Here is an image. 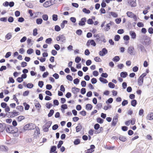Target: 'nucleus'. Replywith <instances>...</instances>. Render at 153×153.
Segmentation results:
<instances>
[{
    "instance_id": "nucleus-24",
    "label": "nucleus",
    "mask_w": 153,
    "mask_h": 153,
    "mask_svg": "<svg viewBox=\"0 0 153 153\" xmlns=\"http://www.w3.org/2000/svg\"><path fill=\"white\" fill-rule=\"evenodd\" d=\"M119 140L123 141V142H125L126 140V137L123 136H120L119 137Z\"/></svg>"
},
{
    "instance_id": "nucleus-51",
    "label": "nucleus",
    "mask_w": 153,
    "mask_h": 153,
    "mask_svg": "<svg viewBox=\"0 0 153 153\" xmlns=\"http://www.w3.org/2000/svg\"><path fill=\"white\" fill-rule=\"evenodd\" d=\"M33 52V50L31 48H29L27 51V53L29 54H30Z\"/></svg>"
},
{
    "instance_id": "nucleus-25",
    "label": "nucleus",
    "mask_w": 153,
    "mask_h": 153,
    "mask_svg": "<svg viewBox=\"0 0 153 153\" xmlns=\"http://www.w3.org/2000/svg\"><path fill=\"white\" fill-rule=\"evenodd\" d=\"M56 146H52L51 149V150L50 151V153H51V152H54L56 150Z\"/></svg>"
},
{
    "instance_id": "nucleus-19",
    "label": "nucleus",
    "mask_w": 153,
    "mask_h": 153,
    "mask_svg": "<svg viewBox=\"0 0 153 153\" xmlns=\"http://www.w3.org/2000/svg\"><path fill=\"white\" fill-rule=\"evenodd\" d=\"M82 126L80 123L78 124L77 126L76 127V132H78L80 131Z\"/></svg>"
},
{
    "instance_id": "nucleus-15",
    "label": "nucleus",
    "mask_w": 153,
    "mask_h": 153,
    "mask_svg": "<svg viewBox=\"0 0 153 153\" xmlns=\"http://www.w3.org/2000/svg\"><path fill=\"white\" fill-rule=\"evenodd\" d=\"M6 127V124L5 123H0V132L3 131Z\"/></svg>"
},
{
    "instance_id": "nucleus-36",
    "label": "nucleus",
    "mask_w": 153,
    "mask_h": 153,
    "mask_svg": "<svg viewBox=\"0 0 153 153\" xmlns=\"http://www.w3.org/2000/svg\"><path fill=\"white\" fill-rule=\"evenodd\" d=\"M52 40V39L51 38H49L46 39L45 42L48 44H50L51 43Z\"/></svg>"
},
{
    "instance_id": "nucleus-39",
    "label": "nucleus",
    "mask_w": 153,
    "mask_h": 153,
    "mask_svg": "<svg viewBox=\"0 0 153 153\" xmlns=\"http://www.w3.org/2000/svg\"><path fill=\"white\" fill-rule=\"evenodd\" d=\"M54 113V111L53 109H51L50 110V112L48 114V116L49 117H51L53 114Z\"/></svg>"
},
{
    "instance_id": "nucleus-52",
    "label": "nucleus",
    "mask_w": 153,
    "mask_h": 153,
    "mask_svg": "<svg viewBox=\"0 0 153 153\" xmlns=\"http://www.w3.org/2000/svg\"><path fill=\"white\" fill-rule=\"evenodd\" d=\"M120 38V36L118 35H116L115 36L114 40L116 41H118Z\"/></svg>"
},
{
    "instance_id": "nucleus-13",
    "label": "nucleus",
    "mask_w": 153,
    "mask_h": 153,
    "mask_svg": "<svg viewBox=\"0 0 153 153\" xmlns=\"http://www.w3.org/2000/svg\"><path fill=\"white\" fill-rule=\"evenodd\" d=\"M147 120H151L153 119V112H150L147 115L146 117Z\"/></svg>"
},
{
    "instance_id": "nucleus-49",
    "label": "nucleus",
    "mask_w": 153,
    "mask_h": 153,
    "mask_svg": "<svg viewBox=\"0 0 153 153\" xmlns=\"http://www.w3.org/2000/svg\"><path fill=\"white\" fill-rule=\"evenodd\" d=\"M110 14L114 18H117L118 16V15L117 13L115 12H111Z\"/></svg>"
},
{
    "instance_id": "nucleus-27",
    "label": "nucleus",
    "mask_w": 153,
    "mask_h": 153,
    "mask_svg": "<svg viewBox=\"0 0 153 153\" xmlns=\"http://www.w3.org/2000/svg\"><path fill=\"white\" fill-rule=\"evenodd\" d=\"M145 37V36L144 35H143L142 34H140L138 36V37L139 38V40L140 41H143Z\"/></svg>"
},
{
    "instance_id": "nucleus-57",
    "label": "nucleus",
    "mask_w": 153,
    "mask_h": 153,
    "mask_svg": "<svg viewBox=\"0 0 153 153\" xmlns=\"http://www.w3.org/2000/svg\"><path fill=\"white\" fill-rule=\"evenodd\" d=\"M97 82V79L94 78H92L91 79V82L93 84H94L96 83Z\"/></svg>"
},
{
    "instance_id": "nucleus-6",
    "label": "nucleus",
    "mask_w": 153,
    "mask_h": 153,
    "mask_svg": "<svg viewBox=\"0 0 153 153\" xmlns=\"http://www.w3.org/2000/svg\"><path fill=\"white\" fill-rule=\"evenodd\" d=\"M118 114H116V115L114 117L111 123V125L112 126H116L118 121Z\"/></svg>"
},
{
    "instance_id": "nucleus-44",
    "label": "nucleus",
    "mask_w": 153,
    "mask_h": 153,
    "mask_svg": "<svg viewBox=\"0 0 153 153\" xmlns=\"http://www.w3.org/2000/svg\"><path fill=\"white\" fill-rule=\"evenodd\" d=\"M81 60V58L79 56H77L75 59V62L77 63H78Z\"/></svg>"
},
{
    "instance_id": "nucleus-4",
    "label": "nucleus",
    "mask_w": 153,
    "mask_h": 153,
    "mask_svg": "<svg viewBox=\"0 0 153 153\" xmlns=\"http://www.w3.org/2000/svg\"><path fill=\"white\" fill-rule=\"evenodd\" d=\"M25 130L33 129L34 128L33 123L28 124L25 125L23 128Z\"/></svg>"
},
{
    "instance_id": "nucleus-42",
    "label": "nucleus",
    "mask_w": 153,
    "mask_h": 153,
    "mask_svg": "<svg viewBox=\"0 0 153 153\" xmlns=\"http://www.w3.org/2000/svg\"><path fill=\"white\" fill-rule=\"evenodd\" d=\"M24 105L25 106V110H28L29 108V105L27 104L25 102L24 103Z\"/></svg>"
},
{
    "instance_id": "nucleus-17",
    "label": "nucleus",
    "mask_w": 153,
    "mask_h": 153,
    "mask_svg": "<svg viewBox=\"0 0 153 153\" xmlns=\"http://www.w3.org/2000/svg\"><path fill=\"white\" fill-rule=\"evenodd\" d=\"M129 34L133 39H135L136 37V35L135 32L133 31H131L129 32Z\"/></svg>"
},
{
    "instance_id": "nucleus-48",
    "label": "nucleus",
    "mask_w": 153,
    "mask_h": 153,
    "mask_svg": "<svg viewBox=\"0 0 153 153\" xmlns=\"http://www.w3.org/2000/svg\"><path fill=\"white\" fill-rule=\"evenodd\" d=\"M38 85L40 88H42L44 85V82L42 81H39Z\"/></svg>"
},
{
    "instance_id": "nucleus-16",
    "label": "nucleus",
    "mask_w": 153,
    "mask_h": 153,
    "mask_svg": "<svg viewBox=\"0 0 153 153\" xmlns=\"http://www.w3.org/2000/svg\"><path fill=\"white\" fill-rule=\"evenodd\" d=\"M52 4L51 3V1H47L45 2L43 4V6L45 7H47L52 5Z\"/></svg>"
},
{
    "instance_id": "nucleus-9",
    "label": "nucleus",
    "mask_w": 153,
    "mask_h": 153,
    "mask_svg": "<svg viewBox=\"0 0 153 153\" xmlns=\"http://www.w3.org/2000/svg\"><path fill=\"white\" fill-rule=\"evenodd\" d=\"M128 3L131 7H135L137 5L136 0H129Z\"/></svg>"
},
{
    "instance_id": "nucleus-58",
    "label": "nucleus",
    "mask_w": 153,
    "mask_h": 153,
    "mask_svg": "<svg viewBox=\"0 0 153 153\" xmlns=\"http://www.w3.org/2000/svg\"><path fill=\"white\" fill-rule=\"evenodd\" d=\"M113 101V99L112 98H109L108 100L106 101V103H111Z\"/></svg>"
},
{
    "instance_id": "nucleus-38",
    "label": "nucleus",
    "mask_w": 153,
    "mask_h": 153,
    "mask_svg": "<svg viewBox=\"0 0 153 153\" xmlns=\"http://www.w3.org/2000/svg\"><path fill=\"white\" fill-rule=\"evenodd\" d=\"M137 104V101L135 100H133L131 101V105L133 107L136 106Z\"/></svg>"
},
{
    "instance_id": "nucleus-12",
    "label": "nucleus",
    "mask_w": 153,
    "mask_h": 153,
    "mask_svg": "<svg viewBox=\"0 0 153 153\" xmlns=\"http://www.w3.org/2000/svg\"><path fill=\"white\" fill-rule=\"evenodd\" d=\"M10 115V117L11 118H13L15 116H18L19 115V112H16L15 110H13L12 112H9V113Z\"/></svg>"
},
{
    "instance_id": "nucleus-29",
    "label": "nucleus",
    "mask_w": 153,
    "mask_h": 153,
    "mask_svg": "<svg viewBox=\"0 0 153 153\" xmlns=\"http://www.w3.org/2000/svg\"><path fill=\"white\" fill-rule=\"evenodd\" d=\"M108 87L111 88H114L115 87V85L112 82H109L108 84Z\"/></svg>"
},
{
    "instance_id": "nucleus-59",
    "label": "nucleus",
    "mask_w": 153,
    "mask_h": 153,
    "mask_svg": "<svg viewBox=\"0 0 153 153\" xmlns=\"http://www.w3.org/2000/svg\"><path fill=\"white\" fill-rule=\"evenodd\" d=\"M16 108L21 111L23 110V107L21 105L19 106L16 107Z\"/></svg>"
},
{
    "instance_id": "nucleus-28",
    "label": "nucleus",
    "mask_w": 153,
    "mask_h": 153,
    "mask_svg": "<svg viewBox=\"0 0 153 153\" xmlns=\"http://www.w3.org/2000/svg\"><path fill=\"white\" fill-rule=\"evenodd\" d=\"M12 37V34L10 33H8L5 36V38L7 40H9Z\"/></svg>"
},
{
    "instance_id": "nucleus-45",
    "label": "nucleus",
    "mask_w": 153,
    "mask_h": 153,
    "mask_svg": "<svg viewBox=\"0 0 153 153\" xmlns=\"http://www.w3.org/2000/svg\"><path fill=\"white\" fill-rule=\"evenodd\" d=\"M94 60L96 62H100L102 61L101 59L99 57L97 56L94 58Z\"/></svg>"
},
{
    "instance_id": "nucleus-21",
    "label": "nucleus",
    "mask_w": 153,
    "mask_h": 153,
    "mask_svg": "<svg viewBox=\"0 0 153 153\" xmlns=\"http://www.w3.org/2000/svg\"><path fill=\"white\" fill-rule=\"evenodd\" d=\"M99 80L101 82L103 83H106L108 82V81L107 79L102 77H100L99 78Z\"/></svg>"
},
{
    "instance_id": "nucleus-32",
    "label": "nucleus",
    "mask_w": 153,
    "mask_h": 153,
    "mask_svg": "<svg viewBox=\"0 0 153 153\" xmlns=\"http://www.w3.org/2000/svg\"><path fill=\"white\" fill-rule=\"evenodd\" d=\"M82 11L85 13L88 14L90 13V11L86 8H84L82 9Z\"/></svg>"
},
{
    "instance_id": "nucleus-1",
    "label": "nucleus",
    "mask_w": 153,
    "mask_h": 153,
    "mask_svg": "<svg viewBox=\"0 0 153 153\" xmlns=\"http://www.w3.org/2000/svg\"><path fill=\"white\" fill-rule=\"evenodd\" d=\"M52 123V122L49 121L47 122L43 126V130L44 132H48L49 131L48 128L51 126Z\"/></svg>"
},
{
    "instance_id": "nucleus-7",
    "label": "nucleus",
    "mask_w": 153,
    "mask_h": 153,
    "mask_svg": "<svg viewBox=\"0 0 153 153\" xmlns=\"http://www.w3.org/2000/svg\"><path fill=\"white\" fill-rule=\"evenodd\" d=\"M108 53L107 50L105 48H103L102 51L99 52V54L101 56H103Z\"/></svg>"
},
{
    "instance_id": "nucleus-60",
    "label": "nucleus",
    "mask_w": 153,
    "mask_h": 153,
    "mask_svg": "<svg viewBox=\"0 0 153 153\" xmlns=\"http://www.w3.org/2000/svg\"><path fill=\"white\" fill-rule=\"evenodd\" d=\"M7 20V17H2L0 19V21L1 22H6Z\"/></svg>"
},
{
    "instance_id": "nucleus-56",
    "label": "nucleus",
    "mask_w": 153,
    "mask_h": 153,
    "mask_svg": "<svg viewBox=\"0 0 153 153\" xmlns=\"http://www.w3.org/2000/svg\"><path fill=\"white\" fill-rule=\"evenodd\" d=\"M8 21L9 22L12 23L14 21V18L13 17L10 16L8 18Z\"/></svg>"
},
{
    "instance_id": "nucleus-18",
    "label": "nucleus",
    "mask_w": 153,
    "mask_h": 153,
    "mask_svg": "<svg viewBox=\"0 0 153 153\" xmlns=\"http://www.w3.org/2000/svg\"><path fill=\"white\" fill-rule=\"evenodd\" d=\"M143 82V79L140 77L138 80V84L139 86H141Z\"/></svg>"
},
{
    "instance_id": "nucleus-22",
    "label": "nucleus",
    "mask_w": 153,
    "mask_h": 153,
    "mask_svg": "<svg viewBox=\"0 0 153 153\" xmlns=\"http://www.w3.org/2000/svg\"><path fill=\"white\" fill-rule=\"evenodd\" d=\"M120 75L121 77L125 78L127 76L128 74L126 72H122L120 73Z\"/></svg>"
},
{
    "instance_id": "nucleus-53",
    "label": "nucleus",
    "mask_w": 153,
    "mask_h": 153,
    "mask_svg": "<svg viewBox=\"0 0 153 153\" xmlns=\"http://www.w3.org/2000/svg\"><path fill=\"white\" fill-rule=\"evenodd\" d=\"M76 33L77 35H81L82 34V32L81 30L79 29L76 30Z\"/></svg>"
},
{
    "instance_id": "nucleus-43",
    "label": "nucleus",
    "mask_w": 153,
    "mask_h": 153,
    "mask_svg": "<svg viewBox=\"0 0 153 153\" xmlns=\"http://www.w3.org/2000/svg\"><path fill=\"white\" fill-rule=\"evenodd\" d=\"M26 86L28 88H31L33 87V85L31 83H28L27 84Z\"/></svg>"
},
{
    "instance_id": "nucleus-11",
    "label": "nucleus",
    "mask_w": 153,
    "mask_h": 153,
    "mask_svg": "<svg viewBox=\"0 0 153 153\" xmlns=\"http://www.w3.org/2000/svg\"><path fill=\"white\" fill-rule=\"evenodd\" d=\"M86 22V18L85 17L82 18L81 20L79 22V26H83L85 25Z\"/></svg>"
},
{
    "instance_id": "nucleus-34",
    "label": "nucleus",
    "mask_w": 153,
    "mask_h": 153,
    "mask_svg": "<svg viewBox=\"0 0 153 153\" xmlns=\"http://www.w3.org/2000/svg\"><path fill=\"white\" fill-rule=\"evenodd\" d=\"M97 123L100 124L102 123L103 122V120L100 117L97 118Z\"/></svg>"
},
{
    "instance_id": "nucleus-5",
    "label": "nucleus",
    "mask_w": 153,
    "mask_h": 153,
    "mask_svg": "<svg viewBox=\"0 0 153 153\" xmlns=\"http://www.w3.org/2000/svg\"><path fill=\"white\" fill-rule=\"evenodd\" d=\"M126 14L127 16L131 18H133L135 20L137 19L136 16L132 12L130 11H128Z\"/></svg>"
},
{
    "instance_id": "nucleus-47",
    "label": "nucleus",
    "mask_w": 153,
    "mask_h": 153,
    "mask_svg": "<svg viewBox=\"0 0 153 153\" xmlns=\"http://www.w3.org/2000/svg\"><path fill=\"white\" fill-rule=\"evenodd\" d=\"M66 78L67 80L70 81H72L73 79L72 77L70 75H68L66 76Z\"/></svg>"
},
{
    "instance_id": "nucleus-50",
    "label": "nucleus",
    "mask_w": 153,
    "mask_h": 153,
    "mask_svg": "<svg viewBox=\"0 0 153 153\" xmlns=\"http://www.w3.org/2000/svg\"><path fill=\"white\" fill-rule=\"evenodd\" d=\"M63 144V141L62 140H60L59 141V143L57 145V147L58 148H59L61 147L62 145Z\"/></svg>"
},
{
    "instance_id": "nucleus-20",
    "label": "nucleus",
    "mask_w": 153,
    "mask_h": 153,
    "mask_svg": "<svg viewBox=\"0 0 153 153\" xmlns=\"http://www.w3.org/2000/svg\"><path fill=\"white\" fill-rule=\"evenodd\" d=\"M93 107L92 105L91 104H88L85 106L86 109L88 110H91Z\"/></svg>"
},
{
    "instance_id": "nucleus-40",
    "label": "nucleus",
    "mask_w": 153,
    "mask_h": 153,
    "mask_svg": "<svg viewBox=\"0 0 153 153\" xmlns=\"http://www.w3.org/2000/svg\"><path fill=\"white\" fill-rule=\"evenodd\" d=\"M43 19L45 21H47L48 19V16L47 14H44L42 16Z\"/></svg>"
},
{
    "instance_id": "nucleus-61",
    "label": "nucleus",
    "mask_w": 153,
    "mask_h": 153,
    "mask_svg": "<svg viewBox=\"0 0 153 153\" xmlns=\"http://www.w3.org/2000/svg\"><path fill=\"white\" fill-rule=\"evenodd\" d=\"M87 23L89 24L92 25L94 23V22L92 19H89L87 21Z\"/></svg>"
},
{
    "instance_id": "nucleus-3",
    "label": "nucleus",
    "mask_w": 153,
    "mask_h": 153,
    "mask_svg": "<svg viewBox=\"0 0 153 153\" xmlns=\"http://www.w3.org/2000/svg\"><path fill=\"white\" fill-rule=\"evenodd\" d=\"M6 130L7 132L10 133H14L16 132L13 130L14 127L12 126L6 125Z\"/></svg>"
},
{
    "instance_id": "nucleus-26",
    "label": "nucleus",
    "mask_w": 153,
    "mask_h": 153,
    "mask_svg": "<svg viewBox=\"0 0 153 153\" xmlns=\"http://www.w3.org/2000/svg\"><path fill=\"white\" fill-rule=\"evenodd\" d=\"M36 23L38 25L41 24L42 22V20L41 18L37 19H36Z\"/></svg>"
},
{
    "instance_id": "nucleus-8",
    "label": "nucleus",
    "mask_w": 153,
    "mask_h": 153,
    "mask_svg": "<svg viewBox=\"0 0 153 153\" xmlns=\"http://www.w3.org/2000/svg\"><path fill=\"white\" fill-rule=\"evenodd\" d=\"M114 24V22L110 21L109 23L107 24L106 25V27L104 28V30L105 31H107L110 29V25H113Z\"/></svg>"
},
{
    "instance_id": "nucleus-10",
    "label": "nucleus",
    "mask_w": 153,
    "mask_h": 153,
    "mask_svg": "<svg viewBox=\"0 0 153 153\" xmlns=\"http://www.w3.org/2000/svg\"><path fill=\"white\" fill-rule=\"evenodd\" d=\"M134 48L133 47L131 46L129 47L128 49L127 52L131 55H134Z\"/></svg>"
},
{
    "instance_id": "nucleus-46",
    "label": "nucleus",
    "mask_w": 153,
    "mask_h": 153,
    "mask_svg": "<svg viewBox=\"0 0 153 153\" xmlns=\"http://www.w3.org/2000/svg\"><path fill=\"white\" fill-rule=\"evenodd\" d=\"M38 33L37 29V28L34 29L33 30V35L35 36L38 34Z\"/></svg>"
},
{
    "instance_id": "nucleus-2",
    "label": "nucleus",
    "mask_w": 153,
    "mask_h": 153,
    "mask_svg": "<svg viewBox=\"0 0 153 153\" xmlns=\"http://www.w3.org/2000/svg\"><path fill=\"white\" fill-rule=\"evenodd\" d=\"M56 40L57 41H60L62 44L65 42L66 37L64 35H60L56 37Z\"/></svg>"
},
{
    "instance_id": "nucleus-63",
    "label": "nucleus",
    "mask_w": 153,
    "mask_h": 153,
    "mask_svg": "<svg viewBox=\"0 0 153 153\" xmlns=\"http://www.w3.org/2000/svg\"><path fill=\"white\" fill-rule=\"evenodd\" d=\"M79 82V80L78 78H76L74 79V83L75 84H77Z\"/></svg>"
},
{
    "instance_id": "nucleus-62",
    "label": "nucleus",
    "mask_w": 153,
    "mask_h": 153,
    "mask_svg": "<svg viewBox=\"0 0 153 153\" xmlns=\"http://www.w3.org/2000/svg\"><path fill=\"white\" fill-rule=\"evenodd\" d=\"M54 48L57 51L59 50L60 49V47L59 45L58 44H55L54 45Z\"/></svg>"
},
{
    "instance_id": "nucleus-23",
    "label": "nucleus",
    "mask_w": 153,
    "mask_h": 153,
    "mask_svg": "<svg viewBox=\"0 0 153 153\" xmlns=\"http://www.w3.org/2000/svg\"><path fill=\"white\" fill-rule=\"evenodd\" d=\"M68 21L67 20H64L62 22L60 26L62 29L65 26V24L67 23Z\"/></svg>"
},
{
    "instance_id": "nucleus-41",
    "label": "nucleus",
    "mask_w": 153,
    "mask_h": 153,
    "mask_svg": "<svg viewBox=\"0 0 153 153\" xmlns=\"http://www.w3.org/2000/svg\"><path fill=\"white\" fill-rule=\"evenodd\" d=\"M52 19L54 21H56L58 19V16L56 14H53L52 16Z\"/></svg>"
},
{
    "instance_id": "nucleus-37",
    "label": "nucleus",
    "mask_w": 153,
    "mask_h": 153,
    "mask_svg": "<svg viewBox=\"0 0 153 153\" xmlns=\"http://www.w3.org/2000/svg\"><path fill=\"white\" fill-rule=\"evenodd\" d=\"M55 30L57 32L60 31L61 30V28L58 25L55 26L54 28Z\"/></svg>"
},
{
    "instance_id": "nucleus-33",
    "label": "nucleus",
    "mask_w": 153,
    "mask_h": 153,
    "mask_svg": "<svg viewBox=\"0 0 153 153\" xmlns=\"http://www.w3.org/2000/svg\"><path fill=\"white\" fill-rule=\"evenodd\" d=\"M74 144L75 145H77L80 143V140L79 139H76L74 142Z\"/></svg>"
},
{
    "instance_id": "nucleus-30",
    "label": "nucleus",
    "mask_w": 153,
    "mask_h": 153,
    "mask_svg": "<svg viewBox=\"0 0 153 153\" xmlns=\"http://www.w3.org/2000/svg\"><path fill=\"white\" fill-rule=\"evenodd\" d=\"M120 59V57L119 56H115L114 58L112 59V60L114 62H117L119 61Z\"/></svg>"
},
{
    "instance_id": "nucleus-54",
    "label": "nucleus",
    "mask_w": 153,
    "mask_h": 153,
    "mask_svg": "<svg viewBox=\"0 0 153 153\" xmlns=\"http://www.w3.org/2000/svg\"><path fill=\"white\" fill-rule=\"evenodd\" d=\"M123 39L124 40L128 41L129 40V36L127 35L124 36L123 37Z\"/></svg>"
},
{
    "instance_id": "nucleus-35",
    "label": "nucleus",
    "mask_w": 153,
    "mask_h": 153,
    "mask_svg": "<svg viewBox=\"0 0 153 153\" xmlns=\"http://www.w3.org/2000/svg\"><path fill=\"white\" fill-rule=\"evenodd\" d=\"M90 41V43L91 45L94 46H95L96 45V43L94 40L93 39L89 40Z\"/></svg>"
},
{
    "instance_id": "nucleus-31",
    "label": "nucleus",
    "mask_w": 153,
    "mask_h": 153,
    "mask_svg": "<svg viewBox=\"0 0 153 153\" xmlns=\"http://www.w3.org/2000/svg\"><path fill=\"white\" fill-rule=\"evenodd\" d=\"M25 117L24 116H20L17 117V121L19 122H20L23 120L25 119Z\"/></svg>"
},
{
    "instance_id": "nucleus-14",
    "label": "nucleus",
    "mask_w": 153,
    "mask_h": 153,
    "mask_svg": "<svg viewBox=\"0 0 153 153\" xmlns=\"http://www.w3.org/2000/svg\"><path fill=\"white\" fill-rule=\"evenodd\" d=\"M80 91V89L76 87H73L71 89L72 92L76 95L77 94V93L79 92Z\"/></svg>"
},
{
    "instance_id": "nucleus-64",
    "label": "nucleus",
    "mask_w": 153,
    "mask_h": 153,
    "mask_svg": "<svg viewBox=\"0 0 153 153\" xmlns=\"http://www.w3.org/2000/svg\"><path fill=\"white\" fill-rule=\"evenodd\" d=\"M149 33L150 34H152L153 33V28L152 27L149 28L148 30Z\"/></svg>"
},
{
    "instance_id": "nucleus-55",
    "label": "nucleus",
    "mask_w": 153,
    "mask_h": 153,
    "mask_svg": "<svg viewBox=\"0 0 153 153\" xmlns=\"http://www.w3.org/2000/svg\"><path fill=\"white\" fill-rule=\"evenodd\" d=\"M137 25L139 27H144V24L141 22H138L137 24Z\"/></svg>"
}]
</instances>
